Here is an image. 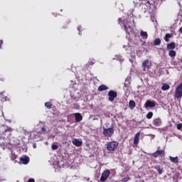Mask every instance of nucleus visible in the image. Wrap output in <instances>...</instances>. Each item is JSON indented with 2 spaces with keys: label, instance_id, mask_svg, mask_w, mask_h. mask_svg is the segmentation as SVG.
I'll return each instance as SVG.
<instances>
[{
  "label": "nucleus",
  "instance_id": "f257e3e1",
  "mask_svg": "<svg viewBox=\"0 0 182 182\" xmlns=\"http://www.w3.org/2000/svg\"><path fill=\"white\" fill-rule=\"evenodd\" d=\"M122 22V25L124 26V29L128 35H133V28H132V22L129 21V20H121Z\"/></svg>",
  "mask_w": 182,
  "mask_h": 182
},
{
  "label": "nucleus",
  "instance_id": "f03ea898",
  "mask_svg": "<svg viewBox=\"0 0 182 182\" xmlns=\"http://www.w3.org/2000/svg\"><path fill=\"white\" fill-rule=\"evenodd\" d=\"M119 146V143L116 141H112L110 142H108L107 144V149L109 151H114V150H116V149H117Z\"/></svg>",
  "mask_w": 182,
  "mask_h": 182
},
{
  "label": "nucleus",
  "instance_id": "7ed1b4c3",
  "mask_svg": "<svg viewBox=\"0 0 182 182\" xmlns=\"http://www.w3.org/2000/svg\"><path fill=\"white\" fill-rule=\"evenodd\" d=\"M103 134L105 137H112L114 134V129L113 127L105 128L103 127Z\"/></svg>",
  "mask_w": 182,
  "mask_h": 182
},
{
  "label": "nucleus",
  "instance_id": "20e7f679",
  "mask_svg": "<svg viewBox=\"0 0 182 182\" xmlns=\"http://www.w3.org/2000/svg\"><path fill=\"white\" fill-rule=\"evenodd\" d=\"M175 97L176 99H181L182 97V82L177 87L175 91Z\"/></svg>",
  "mask_w": 182,
  "mask_h": 182
},
{
  "label": "nucleus",
  "instance_id": "39448f33",
  "mask_svg": "<svg viewBox=\"0 0 182 182\" xmlns=\"http://www.w3.org/2000/svg\"><path fill=\"white\" fill-rule=\"evenodd\" d=\"M109 176H110V171L109 170H105L103 171L102 173L101 178H100V181L105 182L107 178H109Z\"/></svg>",
  "mask_w": 182,
  "mask_h": 182
},
{
  "label": "nucleus",
  "instance_id": "423d86ee",
  "mask_svg": "<svg viewBox=\"0 0 182 182\" xmlns=\"http://www.w3.org/2000/svg\"><path fill=\"white\" fill-rule=\"evenodd\" d=\"M151 66V63L149 61V60H146L142 63V68H144V71L147 72L149 69H150V67Z\"/></svg>",
  "mask_w": 182,
  "mask_h": 182
},
{
  "label": "nucleus",
  "instance_id": "0eeeda50",
  "mask_svg": "<svg viewBox=\"0 0 182 182\" xmlns=\"http://www.w3.org/2000/svg\"><path fill=\"white\" fill-rule=\"evenodd\" d=\"M108 96H109V100L110 102H113V100H114V97H117V93H116V92L114 91H109L108 92Z\"/></svg>",
  "mask_w": 182,
  "mask_h": 182
},
{
  "label": "nucleus",
  "instance_id": "6e6552de",
  "mask_svg": "<svg viewBox=\"0 0 182 182\" xmlns=\"http://www.w3.org/2000/svg\"><path fill=\"white\" fill-rule=\"evenodd\" d=\"M82 144L83 142L77 139H75L74 140H73V144H74V146H75L76 147H80Z\"/></svg>",
  "mask_w": 182,
  "mask_h": 182
},
{
  "label": "nucleus",
  "instance_id": "1a4fd4ad",
  "mask_svg": "<svg viewBox=\"0 0 182 182\" xmlns=\"http://www.w3.org/2000/svg\"><path fill=\"white\" fill-rule=\"evenodd\" d=\"M20 162L22 163V164H28V163H29V157L28 156L21 157Z\"/></svg>",
  "mask_w": 182,
  "mask_h": 182
},
{
  "label": "nucleus",
  "instance_id": "9d476101",
  "mask_svg": "<svg viewBox=\"0 0 182 182\" xmlns=\"http://www.w3.org/2000/svg\"><path fill=\"white\" fill-rule=\"evenodd\" d=\"M140 140V132H137L134 138V144H137Z\"/></svg>",
  "mask_w": 182,
  "mask_h": 182
},
{
  "label": "nucleus",
  "instance_id": "9b49d317",
  "mask_svg": "<svg viewBox=\"0 0 182 182\" xmlns=\"http://www.w3.org/2000/svg\"><path fill=\"white\" fill-rule=\"evenodd\" d=\"M156 106V103L154 102L148 100L145 104V107H154Z\"/></svg>",
  "mask_w": 182,
  "mask_h": 182
},
{
  "label": "nucleus",
  "instance_id": "f8f14e48",
  "mask_svg": "<svg viewBox=\"0 0 182 182\" xmlns=\"http://www.w3.org/2000/svg\"><path fill=\"white\" fill-rule=\"evenodd\" d=\"M75 117L76 122H82V119H83V117H82V114H80V113H75Z\"/></svg>",
  "mask_w": 182,
  "mask_h": 182
},
{
  "label": "nucleus",
  "instance_id": "ddd939ff",
  "mask_svg": "<svg viewBox=\"0 0 182 182\" xmlns=\"http://www.w3.org/2000/svg\"><path fill=\"white\" fill-rule=\"evenodd\" d=\"M169 160L171 161V163H175V164H177V163H178V156H169Z\"/></svg>",
  "mask_w": 182,
  "mask_h": 182
},
{
  "label": "nucleus",
  "instance_id": "4468645a",
  "mask_svg": "<svg viewBox=\"0 0 182 182\" xmlns=\"http://www.w3.org/2000/svg\"><path fill=\"white\" fill-rule=\"evenodd\" d=\"M129 109H131V110H133V109L136 107V102L134 100H130L129 103Z\"/></svg>",
  "mask_w": 182,
  "mask_h": 182
},
{
  "label": "nucleus",
  "instance_id": "2eb2a0df",
  "mask_svg": "<svg viewBox=\"0 0 182 182\" xmlns=\"http://www.w3.org/2000/svg\"><path fill=\"white\" fill-rule=\"evenodd\" d=\"M140 36H141V38H143V39H147V38H149V35L146 31H141Z\"/></svg>",
  "mask_w": 182,
  "mask_h": 182
},
{
  "label": "nucleus",
  "instance_id": "dca6fc26",
  "mask_svg": "<svg viewBox=\"0 0 182 182\" xmlns=\"http://www.w3.org/2000/svg\"><path fill=\"white\" fill-rule=\"evenodd\" d=\"M107 89H109V87L105 85H102L98 87V90L100 92H103V90H107Z\"/></svg>",
  "mask_w": 182,
  "mask_h": 182
},
{
  "label": "nucleus",
  "instance_id": "f3484780",
  "mask_svg": "<svg viewBox=\"0 0 182 182\" xmlns=\"http://www.w3.org/2000/svg\"><path fill=\"white\" fill-rule=\"evenodd\" d=\"M161 123V120H160V119H155L153 121L154 126H160Z\"/></svg>",
  "mask_w": 182,
  "mask_h": 182
},
{
  "label": "nucleus",
  "instance_id": "a211bd4d",
  "mask_svg": "<svg viewBox=\"0 0 182 182\" xmlns=\"http://www.w3.org/2000/svg\"><path fill=\"white\" fill-rule=\"evenodd\" d=\"M167 49H176V43H171L167 46Z\"/></svg>",
  "mask_w": 182,
  "mask_h": 182
},
{
  "label": "nucleus",
  "instance_id": "6ab92c4d",
  "mask_svg": "<svg viewBox=\"0 0 182 182\" xmlns=\"http://www.w3.org/2000/svg\"><path fill=\"white\" fill-rule=\"evenodd\" d=\"M160 43H161V40H160V38H156L154 41V44L155 46H159V45H160Z\"/></svg>",
  "mask_w": 182,
  "mask_h": 182
},
{
  "label": "nucleus",
  "instance_id": "aec40b11",
  "mask_svg": "<svg viewBox=\"0 0 182 182\" xmlns=\"http://www.w3.org/2000/svg\"><path fill=\"white\" fill-rule=\"evenodd\" d=\"M161 89L163 90H168V89H170V85H168V84H164Z\"/></svg>",
  "mask_w": 182,
  "mask_h": 182
},
{
  "label": "nucleus",
  "instance_id": "412c9836",
  "mask_svg": "<svg viewBox=\"0 0 182 182\" xmlns=\"http://www.w3.org/2000/svg\"><path fill=\"white\" fill-rule=\"evenodd\" d=\"M168 55L171 58H176V53L174 50H171L169 51Z\"/></svg>",
  "mask_w": 182,
  "mask_h": 182
},
{
  "label": "nucleus",
  "instance_id": "4be33fe9",
  "mask_svg": "<svg viewBox=\"0 0 182 182\" xmlns=\"http://www.w3.org/2000/svg\"><path fill=\"white\" fill-rule=\"evenodd\" d=\"M170 38H171V34H168V33L166 34L165 38H164L166 42H168V41H170L169 40Z\"/></svg>",
  "mask_w": 182,
  "mask_h": 182
},
{
  "label": "nucleus",
  "instance_id": "5701e85b",
  "mask_svg": "<svg viewBox=\"0 0 182 182\" xmlns=\"http://www.w3.org/2000/svg\"><path fill=\"white\" fill-rule=\"evenodd\" d=\"M155 169L158 171L159 174H161L163 173V171L161 168H160V166H155Z\"/></svg>",
  "mask_w": 182,
  "mask_h": 182
},
{
  "label": "nucleus",
  "instance_id": "b1692460",
  "mask_svg": "<svg viewBox=\"0 0 182 182\" xmlns=\"http://www.w3.org/2000/svg\"><path fill=\"white\" fill-rule=\"evenodd\" d=\"M45 106H46V107H47V109H51L52 108V103H50V102H46L45 103Z\"/></svg>",
  "mask_w": 182,
  "mask_h": 182
},
{
  "label": "nucleus",
  "instance_id": "393cba45",
  "mask_svg": "<svg viewBox=\"0 0 182 182\" xmlns=\"http://www.w3.org/2000/svg\"><path fill=\"white\" fill-rule=\"evenodd\" d=\"M156 153L158 154V156H164V151L163 150H157Z\"/></svg>",
  "mask_w": 182,
  "mask_h": 182
},
{
  "label": "nucleus",
  "instance_id": "a878e982",
  "mask_svg": "<svg viewBox=\"0 0 182 182\" xmlns=\"http://www.w3.org/2000/svg\"><path fill=\"white\" fill-rule=\"evenodd\" d=\"M153 117V112H150L146 114V119H151Z\"/></svg>",
  "mask_w": 182,
  "mask_h": 182
},
{
  "label": "nucleus",
  "instance_id": "bb28decb",
  "mask_svg": "<svg viewBox=\"0 0 182 182\" xmlns=\"http://www.w3.org/2000/svg\"><path fill=\"white\" fill-rule=\"evenodd\" d=\"M59 146H58V145H56V144H53L52 146H51V149H53V150H58V148Z\"/></svg>",
  "mask_w": 182,
  "mask_h": 182
},
{
  "label": "nucleus",
  "instance_id": "cd10ccee",
  "mask_svg": "<svg viewBox=\"0 0 182 182\" xmlns=\"http://www.w3.org/2000/svg\"><path fill=\"white\" fill-rule=\"evenodd\" d=\"M176 127H177L178 130H181V129H182V123L178 124Z\"/></svg>",
  "mask_w": 182,
  "mask_h": 182
},
{
  "label": "nucleus",
  "instance_id": "c85d7f7f",
  "mask_svg": "<svg viewBox=\"0 0 182 182\" xmlns=\"http://www.w3.org/2000/svg\"><path fill=\"white\" fill-rule=\"evenodd\" d=\"M116 58H117V60H120V62H123V59H122V56L116 55Z\"/></svg>",
  "mask_w": 182,
  "mask_h": 182
},
{
  "label": "nucleus",
  "instance_id": "c756f323",
  "mask_svg": "<svg viewBox=\"0 0 182 182\" xmlns=\"http://www.w3.org/2000/svg\"><path fill=\"white\" fill-rule=\"evenodd\" d=\"M11 132H12V129L11 128L5 129V131H4L5 133H8L9 132V134H10V135H11Z\"/></svg>",
  "mask_w": 182,
  "mask_h": 182
},
{
  "label": "nucleus",
  "instance_id": "7c9ffc66",
  "mask_svg": "<svg viewBox=\"0 0 182 182\" xmlns=\"http://www.w3.org/2000/svg\"><path fill=\"white\" fill-rule=\"evenodd\" d=\"M129 180H130V178L127 177V178H124L122 180V182H127V181H129Z\"/></svg>",
  "mask_w": 182,
  "mask_h": 182
},
{
  "label": "nucleus",
  "instance_id": "2f4dec72",
  "mask_svg": "<svg viewBox=\"0 0 182 182\" xmlns=\"http://www.w3.org/2000/svg\"><path fill=\"white\" fill-rule=\"evenodd\" d=\"M153 157H159V154L157 153V151H156L155 153H154L152 154Z\"/></svg>",
  "mask_w": 182,
  "mask_h": 182
},
{
  "label": "nucleus",
  "instance_id": "473e14b6",
  "mask_svg": "<svg viewBox=\"0 0 182 182\" xmlns=\"http://www.w3.org/2000/svg\"><path fill=\"white\" fill-rule=\"evenodd\" d=\"M94 63H95V62L91 61V62L88 63V66H89V65H90V66H92V65H94Z\"/></svg>",
  "mask_w": 182,
  "mask_h": 182
},
{
  "label": "nucleus",
  "instance_id": "72a5a7b5",
  "mask_svg": "<svg viewBox=\"0 0 182 182\" xmlns=\"http://www.w3.org/2000/svg\"><path fill=\"white\" fill-rule=\"evenodd\" d=\"M42 132H46V128L45 127H43L41 128Z\"/></svg>",
  "mask_w": 182,
  "mask_h": 182
},
{
  "label": "nucleus",
  "instance_id": "f704fd0d",
  "mask_svg": "<svg viewBox=\"0 0 182 182\" xmlns=\"http://www.w3.org/2000/svg\"><path fill=\"white\" fill-rule=\"evenodd\" d=\"M28 182H35V179H33V178H30V179L28 180Z\"/></svg>",
  "mask_w": 182,
  "mask_h": 182
},
{
  "label": "nucleus",
  "instance_id": "c9c22d12",
  "mask_svg": "<svg viewBox=\"0 0 182 182\" xmlns=\"http://www.w3.org/2000/svg\"><path fill=\"white\" fill-rule=\"evenodd\" d=\"M1 102H6V97L2 98Z\"/></svg>",
  "mask_w": 182,
  "mask_h": 182
},
{
  "label": "nucleus",
  "instance_id": "e433bc0d",
  "mask_svg": "<svg viewBox=\"0 0 182 182\" xmlns=\"http://www.w3.org/2000/svg\"><path fill=\"white\" fill-rule=\"evenodd\" d=\"M77 31H80V26L77 27ZM78 34L80 35V32H79Z\"/></svg>",
  "mask_w": 182,
  "mask_h": 182
},
{
  "label": "nucleus",
  "instance_id": "4c0bfd02",
  "mask_svg": "<svg viewBox=\"0 0 182 182\" xmlns=\"http://www.w3.org/2000/svg\"><path fill=\"white\" fill-rule=\"evenodd\" d=\"M180 33H182V26L179 28Z\"/></svg>",
  "mask_w": 182,
  "mask_h": 182
},
{
  "label": "nucleus",
  "instance_id": "58836bf2",
  "mask_svg": "<svg viewBox=\"0 0 182 182\" xmlns=\"http://www.w3.org/2000/svg\"><path fill=\"white\" fill-rule=\"evenodd\" d=\"M2 43H4V41H0V45H1Z\"/></svg>",
  "mask_w": 182,
  "mask_h": 182
},
{
  "label": "nucleus",
  "instance_id": "ea45409f",
  "mask_svg": "<svg viewBox=\"0 0 182 182\" xmlns=\"http://www.w3.org/2000/svg\"><path fill=\"white\" fill-rule=\"evenodd\" d=\"M94 120H97V118H94Z\"/></svg>",
  "mask_w": 182,
  "mask_h": 182
}]
</instances>
